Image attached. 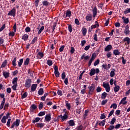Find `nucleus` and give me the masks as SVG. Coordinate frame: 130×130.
<instances>
[{
    "label": "nucleus",
    "instance_id": "nucleus-1",
    "mask_svg": "<svg viewBox=\"0 0 130 130\" xmlns=\"http://www.w3.org/2000/svg\"><path fill=\"white\" fill-rule=\"evenodd\" d=\"M103 87L105 88L106 92L107 93H109V92L110 91V85H109V83L108 82L105 83L103 82Z\"/></svg>",
    "mask_w": 130,
    "mask_h": 130
},
{
    "label": "nucleus",
    "instance_id": "nucleus-2",
    "mask_svg": "<svg viewBox=\"0 0 130 130\" xmlns=\"http://www.w3.org/2000/svg\"><path fill=\"white\" fill-rule=\"evenodd\" d=\"M31 83H32V80L31 79H26L24 85L25 87L29 89L31 87Z\"/></svg>",
    "mask_w": 130,
    "mask_h": 130
},
{
    "label": "nucleus",
    "instance_id": "nucleus-3",
    "mask_svg": "<svg viewBox=\"0 0 130 130\" xmlns=\"http://www.w3.org/2000/svg\"><path fill=\"white\" fill-rule=\"evenodd\" d=\"M19 125H20V119H17L15 122L12 123V125H11V128H14L15 126H16V127H18V126H19Z\"/></svg>",
    "mask_w": 130,
    "mask_h": 130
},
{
    "label": "nucleus",
    "instance_id": "nucleus-4",
    "mask_svg": "<svg viewBox=\"0 0 130 130\" xmlns=\"http://www.w3.org/2000/svg\"><path fill=\"white\" fill-rule=\"evenodd\" d=\"M96 53H93L91 55V58L88 62V67H90V66H91V64H92V62H93V61H94V59H95L96 58Z\"/></svg>",
    "mask_w": 130,
    "mask_h": 130
},
{
    "label": "nucleus",
    "instance_id": "nucleus-5",
    "mask_svg": "<svg viewBox=\"0 0 130 130\" xmlns=\"http://www.w3.org/2000/svg\"><path fill=\"white\" fill-rule=\"evenodd\" d=\"M96 88V86L94 84H91L90 86L88 87L89 91V94H90V95H92L93 93V92H94V90H95Z\"/></svg>",
    "mask_w": 130,
    "mask_h": 130
},
{
    "label": "nucleus",
    "instance_id": "nucleus-6",
    "mask_svg": "<svg viewBox=\"0 0 130 130\" xmlns=\"http://www.w3.org/2000/svg\"><path fill=\"white\" fill-rule=\"evenodd\" d=\"M54 74L56 78L59 77V72H58V67L57 66H55L54 68Z\"/></svg>",
    "mask_w": 130,
    "mask_h": 130
},
{
    "label": "nucleus",
    "instance_id": "nucleus-7",
    "mask_svg": "<svg viewBox=\"0 0 130 130\" xmlns=\"http://www.w3.org/2000/svg\"><path fill=\"white\" fill-rule=\"evenodd\" d=\"M72 15V12H71V11L70 10H68L66 12V13H64L63 15V18H70V17H71V15Z\"/></svg>",
    "mask_w": 130,
    "mask_h": 130
},
{
    "label": "nucleus",
    "instance_id": "nucleus-8",
    "mask_svg": "<svg viewBox=\"0 0 130 130\" xmlns=\"http://www.w3.org/2000/svg\"><path fill=\"white\" fill-rule=\"evenodd\" d=\"M8 16H13V17H15L16 16V9L15 8H13L12 9L8 14Z\"/></svg>",
    "mask_w": 130,
    "mask_h": 130
},
{
    "label": "nucleus",
    "instance_id": "nucleus-9",
    "mask_svg": "<svg viewBox=\"0 0 130 130\" xmlns=\"http://www.w3.org/2000/svg\"><path fill=\"white\" fill-rule=\"evenodd\" d=\"M102 67L103 68V69H104V70H106V71H108V70H109V69H110V68H111V64H103L102 66Z\"/></svg>",
    "mask_w": 130,
    "mask_h": 130
},
{
    "label": "nucleus",
    "instance_id": "nucleus-10",
    "mask_svg": "<svg viewBox=\"0 0 130 130\" xmlns=\"http://www.w3.org/2000/svg\"><path fill=\"white\" fill-rule=\"evenodd\" d=\"M45 119L46 121H47L48 122H49V121H50V120H51V114H47L45 116Z\"/></svg>",
    "mask_w": 130,
    "mask_h": 130
},
{
    "label": "nucleus",
    "instance_id": "nucleus-11",
    "mask_svg": "<svg viewBox=\"0 0 130 130\" xmlns=\"http://www.w3.org/2000/svg\"><path fill=\"white\" fill-rule=\"evenodd\" d=\"M125 100H126V96H125L123 98L119 103V105L123 104V105H125L127 103V102H126Z\"/></svg>",
    "mask_w": 130,
    "mask_h": 130
},
{
    "label": "nucleus",
    "instance_id": "nucleus-12",
    "mask_svg": "<svg viewBox=\"0 0 130 130\" xmlns=\"http://www.w3.org/2000/svg\"><path fill=\"white\" fill-rule=\"evenodd\" d=\"M112 49V46L111 45H108L105 48V51H110Z\"/></svg>",
    "mask_w": 130,
    "mask_h": 130
},
{
    "label": "nucleus",
    "instance_id": "nucleus-13",
    "mask_svg": "<svg viewBox=\"0 0 130 130\" xmlns=\"http://www.w3.org/2000/svg\"><path fill=\"white\" fill-rule=\"evenodd\" d=\"M5 102H6V98H4L1 102V104L0 106L1 110H2V109H3V108H4V107L5 106Z\"/></svg>",
    "mask_w": 130,
    "mask_h": 130
},
{
    "label": "nucleus",
    "instance_id": "nucleus-14",
    "mask_svg": "<svg viewBox=\"0 0 130 130\" xmlns=\"http://www.w3.org/2000/svg\"><path fill=\"white\" fill-rule=\"evenodd\" d=\"M92 16L91 14H88L86 17V21L90 22V21H92Z\"/></svg>",
    "mask_w": 130,
    "mask_h": 130
},
{
    "label": "nucleus",
    "instance_id": "nucleus-15",
    "mask_svg": "<svg viewBox=\"0 0 130 130\" xmlns=\"http://www.w3.org/2000/svg\"><path fill=\"white\" fill-rule=\"evenodd\" d=\"M92 14L93 18H95V17H96V15H97V8L94 7L92 9Z\"/></svg>",
    "mask_w": 130,
    "mask_h": 130
},
{
    "label": "nucleus",
    "instance_id": "nucleus-16",
    "mask_svg": "<svg viewBox=\"0 0 130 130\" xmlns=\"http://www.w3.org/2000/svg\"><path fill=\"white\" fill-rule=\"evenodd\" d=\"M37 88V84H34L31 85V92H34V91H35V90H36Z\"/></svg>",
    "mask_w": 130,
    "mask_h": 130
},
{
    "label": "nucleus",
    "instance_id": "nucleus-17",
    "mask_svg": "<svg viewBox=\"0 0 130 130\" xmlns=\"http://www.w3.org/2000/svg\"><path fill=\"white\" fill-rule=\"evenodd\" d=\"M3 76L5 79H7V78H9V77H10V73L3 71Z\"/></svg>",
    "mask_w": 130,
    "mask_h": 130
},
{
    "label": "nucleus",
    "instance_id": "nucleus-18",
    "mask_svg": "<svg viewBox=\"0 0 130 130\" xmlns=\"http://www.w3.org/2000/svg\"><path fill=\"white\" fill-rule=\"evenodd\" d=\"M43 56H44L43 53L40 52L38 53L37 57L39 59H41V58H42L43 57Z\"/></svg>",
    "mask_w": 130,
    "mask_h": 130
},
{
    "label": "nucleus",
    "instance_id": "nucleus-19",
    "mask_svg": "<svg viewBox=\"0 0 130 130\" xmlns=\"http://www.w3.org/2000/svg\"><path fill=\"white\" fill-rule=\"evenodd\" d=\"M123 41L124 42H127V44H128V45H129L130 44V38L128 37H125L123 39Z\"/></svg>",
    "mask_w": 130,
    "mask_h": 130
},
{
    "label": "nucleus",
    "instance_id": "nucleus-20",
    "mask_svg": "<svg viewBox=\"0 0 130 130\" xmlns=\"http://www.w3.org/2000/svg\"><path fill=\"white\" fill-rule=\"evenodd\" d=\"M110 76L111 78H113L114 76H115V69H113L111 71Z\"/></svg>",
    "mask_w": 130,
    "mask_h": 130
},
{
    "label": "nucleus",
    "instance_id": "nucleus-21",
    "mask_svg": "<svg viewBox=\"0 0 130 130\" xmlns=\"http://www.w3.org/2000/svg\"><path fill=\"white\" fill-rule=\"evenodd\" d=\"M87 89V85H83V89L81 90V94H85L86 93V89Z\"/></svg>",
    "mask_w": 130,
    "mask_h": 130
},
{
    "label": "nucleus",
    "instance_id": "nucleus-22",
    "mask_svg": "<svg viewBox=\"0 0 130 130\" xmlns=\"http://www.w3.org/2000/svg\"><path fill=\"white\" fill-rule=\"evenodd\" d=\"M7 119H8V117H6V116H4L1 119V122H2V123H6V122H7Z\"/></svg>",
    "mask_w": 130,
    "mask_h": 130
},
{
    "label": "nucleus",
    "instance_id": "nucleus-23",
    "mask_svg": "<svg viewBox=\"0 0 130 130\" xmlns=\"http://www.w3.org/2000/svg\"><path fill=\"white\" fill-rule=\"evenodd\" d=\"M24 61V59L21 58L19 59L18 61V67L19 68H21L22 67V64H23V62Z\"/></svg>",
    "mask_w": 130,
    "mask_h": 130
},
{
    "label": "nucleus",
    "instance_id": "nucleus-24",
    "mask_svg": "<svg viewBox=\"0 0 130 130\" xmlns=\"http://www.w3.org/2000/svg\"><path fill=\"white\" fill-rule=\"evenodd\" d=\"M91 27L93 29H95V28H98V27H99V23L97 21H95L94 24L92 25Z\"/></svg>",
    "mask_w": 130,
    "mask_h": 130
},
{
    "label": "nucleus",
    "instance_id": "nucleus-25",
    "mask_svg": "<svg viewBox=\"0 0 130 130\" xmlns=\"http://www.w3.org/2000/svg\"><path fill=\"white\" fill-rule=\"evenodd\" d=\"M68 123L70 126H74V125H75V121L74 120H70L69 121Z\"/></svg>",
    "mask_w": 130,
    "mask_h": 130
},
{
    "label": "nucleus",
    "instance_id": "nucleus-26",
    "mask_svg": "<svg viewBox=\"0 0 130 130\" xmlns=\"http://www.w3.org/2000/svg\"><path fill=\"white\" fill-rule=\"evenodd\" d=\"M129 28L128 25H126L125 27L124 33H125L126 35H127V34L129 33V30H128Z\"/></svg>",
    "mask_w": 130,
    "mask_h": 130
},
{
    "label": "nucleus",
    "instance_id": "nucleus-27",
    "mask_svg": "<svg viewBox=\"0 0 130 130\" xmlns=\"http://www.w3.org/2000/svg\"><path fill=\"white\" fill-rule=\"evenodd\" d=\"M119 89H120V87L118 85H117L114 88V91L115 93H117V92L119 91Z\"/></svg>",
    "mask_w": 130,
    "mask_h": 130
},
{
    "label": "nucleus",
    "instance_id": "nucleus-28",
    "mask_svg": "<svg viewBox=\"0 0 130 130\" xmlns=\"http://www.w3.org/2000/svg\"><path fill=\"white\" fill-rule=\"evenodd\" d=\"M30 62V58H27L24 61V66H28Z\"/></svg>",
    "mask_w": 130,
    "mask_h": 130
},
{
    "label": "nucleus",
    "instance_id": "nucleus-29",
    "mask_svg": "<svg viewBox=\"0 0 130 130\" xmlns=\"http://www.w3.org/2000/svg\"><path fill=\"white\" fill-rule=\"evenodd\" d=\"M82 33L83 36H86V34H87V28H82Z\"/></svg>",
    "mask_w": 130,
    "mask_h": 130
},
{
    "label": "nucleus",
    "instance_id": "nucleus-30",
    "mask_svg": "<svg viewBox=\"0 0 130 130\" xmlns=\"http://www.w3.org/2000/svg\"><path fill=\"white\" fill-rule=\"evenodd\" d=\"M89 58L90 57L88 55L85 56V55H82L81 57V59H85V60H87L89 59Z\"/></svg>",
    "mask_w": 130,
    "mask_h": 130
},
{
    "label": "nucleus",
    "instance_id": "nucleus-31",
    "mask_svg": "<svg viewBox=\"0 0 130 130\" xmlns=\"http://www.w3.org/2000/svg\"><path fill=\"white\" fill-rule=\"evenodd\" d=\"M60 116L62 119V121H64V120L68 118V115H66V114L63 116L61 115Z\"/></svg>",
    "mask_w": 130,
    "mask_h": 130
},
{
    "label": "nucleus",
    "instance_id": "nucleus-32",
    "mask_svg": "<svg viewBox=\"0 0 130 130\" xmlns=\"http://www.w3.org/2000/svg\"><path fill=\"white\" fill-rule=\"evenodd\" d=\"M90 76H94L95 75V69H91L89 73Z\"/></svg>",
    "mask_w": 130,
    "mask_h": 130
},
{
    "label": "nucleus",
    "instance_id": "nucleus-33",
    "mask_svg": "<svg viewBox=\"0 0 130 130\" xmlns=\"http://www.w3.org/2000/svg\"><path fill=\"white\" fill-rule=\"evenodd\" d=\"M105 122H106V119L102 121L101 122L99 123V124L100 126H104V125H105Z\"/></svg>",
    "mask_w": 130,
    "mask_h": 130
},
{
    "label": "nucleus",
    "instance_id": "nucleus-34",
    "mask_svg": "<svg viewBox=\"0 0 130 130\" xmlns=\"http://www.w3.org/2000/svg\"><path fill=\"white\" fill-rule=\"evenodd\" d=\"M29 38V36H28V35L27 34H25L22 36V39L23 40H24V41H26V40H27V39H28V38Z\"/></svg>",
    "mask_w": 130,
    "mask_h": 130
},
{
    "label": "nucleus",
    "instance_id": "nucleus-35",
    "mask_svg": "<svg viewBox=\"0 0 130 130\" xmlns=\"http://www.w3.org/2000/svg\"><path fill=\"white\" fill-rule=\"evenodd\" d=\"M44 91H43V88H40L38 91V94L39 95H43Z\"/></svg>",
    "mask_w": 130,
    "mask_h": 130
},
{
    "label": "nucleus",
    "instance_id": "nucleus-36",
    "mask_svg": "<svg viewBox=\"0 0 130 130\" xmlns=\"http://www.w3.org/2000/svg\"><path fill=\"white\" fill-rule=\"evenodd\" d=\"M122 19L123 20L124 24H128V22H129L128 18H124V17H123Z\"/></svg>",
    "mask_w": 130,
    "mask_h": 130
},
{
    "label": "nucleus",
    "instance_id": "nucleus-37",
    "mask_svg": "<svg viewBox=\"0 0 130 130\" xmlns=\"http://www.w3.org/2000/svg\"><path fill=\"white\" fill-rule=\"evenodd\" d=\"M115 121H116V118H115V117H114L112 119L110 122V124H111L112 125L114 124V123H115Z\"/></svg>",
    "mask_w": 130,
    "mask_h": 130
},
{
    "label": "nucleus",
    "instance_id": "nucleus-38",
    "mask_svg": "<svg viewBox=\"0 0 130 130\" xmlns=\"http://www.w3.org/2000/svg\"><path fill=\"white\" fill-rule=\"evenodd\" d=\"M113 53L115 55H119L120 52H119V51L118 50H114L113 51Z\"/></svg>",
    "mask_w": 130,
    "mask_h": 130
},
{
    "label": "nucleus",
    "instance_id": "nucleus-39",
    "mask_svg": "<svg viewBox=\"0 0 130 130\" xmlns=\"http://www.w3.org/2000/svg\"><path fill=\"white\" fill-rule=\"evenodd\" d=\"M36 108H37V106H36L35 105H32L30 107V110H31V111H34Z\"/></svg>",
    "mask_w": 130,
    "mask_h": 130
},
{
    "label": "nucleus",
    "instance_id": "nucleus-40",
    "mask_svg": "<svg viewBox=\"0 0 130 130\" xmlns=\"http://www.w3.org/2000/svg\"><path fill=\"white\" fill-rule=\"evenodd\" d=\"M16 60H17V58L15 57L12 61V66H13V67H16V66H17V64L16 63Z\"/></svg>",
    "mask_w": 130,
    "mask_h": 130
},
{
    "label": "nucleus",
    "instance_id": "nucleus-41",
    "mask_svg": "<svg viewBox=\"0 0 130 130\" xmlns=\"http://www.w3.org/2000/svg\"><path fill=\"white\" fill-rule=\"evenodd\" d=\"M75 103H76V106H78V105H79V104H80V98H76V99L75 100Z\"/></svg>",
    "mask_w": 130,
    "mask_h": 130
},
{
    "label": "nucleus",
    "instance_id": "nucleus-42",
    "mask_svg": "<svg viewBox=\"0 0 130 130\" xmlns=\"http://www.w3.org/2000/svg\"><path fill=\"white\" fill-rule=\"evenodd\" d=\"M106 95H107V93L103 92L102 94V96H101L102 99H105L106 98Z\"/></svg>",
    "mask_w": 130,
    "mask_h": 130
},
{
    "label": "nucleus",
    "instance_id": "nucleus-43",
    "mask_svg": "<svg viewBox=\"0 0 130 130\" xmlns=\"http://www.w3.org/2000/svg\"><path fill=\"white\" fill-rule=\"evenodd\" d=\"M17 82H18V78H17V77L14 78L13 79L12 84H17Z\"/></svg>",
    "mask_w": 130,
    "mask_h": 130
},
{
    "label": "nucleus",
    "instance_id": "nucleus-44",
    "mask_svg": "<svg viewBox=\"0 0 130 130\" xmlns=\"http://www.w3.org/2000/svg\"><path fill=\"white\" fill-rule=\"evenodd\" d=\"M100 63V60L99 59H98L96 61L94 62V67H96V66H98Z\"/></svg>",
    "mask_w": 130,
    "mask_h": 130
},
{
    "label": "nucleus",
    "instance_id": "nucleus-45",
    "mask_svg": "<svg viewBox=\"0 0 130 130\" xmlns=\"http://www.w3.org/2000/svg\"><path fill=\"white\" fill-rule=\"evenodd\" d=\"M41 118L39 117H37L35 120H32V123H35L36 122H38L40 120Z\"/></svg>",
    "mask_w": 130,
    "mask_h": 130
},
{
    "label": "nucleus",
    "instance_id": "nucleus-46",
    "mask_svg": "<svg viewBox=\"0 0 130 130\" xmlns=\"http://www.w3.org/2000/svg\"><path fill=\"white\" fill-rule=\"evenodd\" d=\"M76 129L77 130H84L83 129V125L82 124H80L79 125V126H78L76 128Z\"/></svg>",
    "mask_w": 130,
    "mask_h": 130
},
{
    "label": "nucleus",
    "instance_id": "nucleus-47",
    "mask_svg": "<svg viewBox=\"0 0 130 130\" xmlns=\"http://www.w3.org/2000/svg\"><path fill=\"white\" fill-rule=\"evenodd\" d=\"M45 125V124L43 123H39L37 124V126H39V127L42 128L43 126Z\"/></svg>",
    "mask_w": 130,
    "mask_h": 130
},
{
    "label": "nucleus",
    "instance_id": "nucleus-48",
    "mask_svg": "<svg viewBox=\"0 0 130 130\" xmlns=\"http://www.w3.org/2000/svg\"><path fill=\"white\" fill-rule=\"evenodd\" d=\"M113 108V109H116V108H117V105H116V104H113L111 106H110V108Z\"/></svg>",
    "mask_w": 130,
    "mask_h": 130
},
{
    "label": "nucleus",
    "instance_id": "nucleus-49",
    "mask_svg": "<svg viewBox=\"0 0 130 130\" xmlns=\"http://www.w3.org/2000/svg\"><path fill=\"white\" fill-rule=\"evenodd\" d=\"M47 64L49 66V67H51L52 66V60H48L47 61Z\"/></svg>",
    "mask_w": 130,
    "mask_h": 130
},
{
    "label": "nucleus",
    "instance_id": "nucleus-50",
    "mask_svg": "<svg viewBox=\"0 0 130 130\" xmlns=\"http://www.w3.org/2000/svg\"><path fill=\"white\" fill-rule=\"evenodd\" d=\"M18 86V84H13V86H12V89L14 90V91H16L17 90V86Z\"/></svg>",
    "mask_w": 130,
    "mask_h": 130
},
{
    "label": "nucleus",
    "instance_id": "nucleus-51",
    "mask_svg": "<svg viewBox=\"0 0 130 130\" xmlns=\"http://www.w3.org/2000/svg\"><path fill=\"white\" fill-rule=\"evenodd\" d=\"M43 30H44V26H42L38 31V35H39V34H41V32H42Z\"/></svg>",
    "mask_w": 130,
    "mask_h": 130
},
{
    "label": "nucleus",
    "instance_id": "nucleus-52",
    "mask_svg": "<svg viewBox=\"0 0 130 130\" xmlns=\"http://www.w3.org/2000/svg\"><path fill=\"white\" fill-rule=\"evenodd\" d=\"M7 66V60H5L4 62L2 63V64L1 67V68H5V67Z\"/></svg>",
    "mask_w": 130,
    "mask_h": 130
},
{
    "label": "nucleus",
    "instance_id": "nucleus-53",
    "mask_svg": "<svg viewBox=\"0 0 130 130\" xmlns=\"http://www.w3.org/2000/svg\"><path fill=\"white\" fill-rule=\"evenodd\" d=\"M66 107H67L68 110L71 109V104H69L68 102H66Z\"/></svg>",
    "mask_w": 130,
    "mask_h": 130
},
{
    "label": "nucleus",
    "instance_id": "nucleus-54",
    "mask_svg": "<svg viewBox=\"0 0 130 130\" xmlns=\"http://www.w3.org/2000/svg\"><path fill=\"white\" fill-rule=\"evenodd\" d=\"M36 41H37V37H36L33 39L30 43V44H33L35 42H36Z\"/></svg>",
    "mask_w": 130,
    "mask_h": 130
},
{
    "label": "nucleus",
    "instance_id": "nucleus-55",
    "mask_svg": "<svg viewBox=\"0 0 130 130\" xmlns=\"http://www.w3.org/2000/svg\"><path fill=\"white\" fill-rule=\"evenodd\" d=\"M42 4H43V6H48V5H49V3H48V2H47V1H43L42 2Z\"/></svg>",
    "mask_w": 130,
    "mask_h": 130
},
{
    "label": "nucleus",
    "instance_id": "nucleus-56",
    "mask_svg": "<svg viewBox=\"0 0 130 130\" xmlns=\"http://www.w3.org/2000/svg\"><path fill=\"white\" fill-rule=\"evenodd\" d=\"M11 119L10 118L8 119L7 122V126L8 127H10V124H11Z\"/></svg>",
    "mask_w": 130,
    "mask_h": 130
},
{
    "label": "nucleus",
    "instance_id": "nucleus-57",
    "mask_svg": "<svg viewBox=\"0 0 130 130\" xmlns=\"http://www.w3.org/2000/svg\"><path fill=\"white\" fill-rule=\"evenodd\" d=\"M128 13H130V8L128 9H126L124 11V15H126L127 14H128Z\"/></svg>",
    "mask_w": 130,
    "mask_h": 130
},
{
    "label": "nucleus",
    "instance_id": "nucleus-58",
    "mask_svg": "<svg viewBox=\"0 0 130 130\" xmlns=\"http://www.w3.org/2000/svg\"><path fill=\"white\" fill-rule=\"evenodd\" d=\"M45 114V112L43 111V112H40L39 114H38V116H43V115H44Z\"/></svg>",
    "mask_w": 130,
    "mask_h": 130
},
{
    "label": "nucleus",
    "instance_id": "nucleus-59",
    "mask_svg": "<svg viewBox=\"0 0 130 130\" xmlns=\"http://www.w3.org/2000/svg\"><path fill=\"white\" fill-rule=\"evenodd\" d=\"M101 91H102V88L100 86H98L96 88V92H101Z\"/></svg>",
    "mask_w": 130,
    "mask_h": 130
},
{
    "label": "nucleus",
    "instance_id": "nucleus-60",
    "mask_svg": "<svg viewBox=\"0 0 130 130\" xmlns=\"http://www.w3.org/2000/svg\"><path fill=\"white\" fill-rule=\"evenodd\" d=\"M61 79L64 80L66 79V73L63 72L61 74Z\"/></svg>",
    "mask_w": 130,
    "mask_h": 130
},
{
    "label": "nucleus",
    "instance_id": "nucleus-61",
    "mask_svg": "<svg viewBox=\"0 0 130 130\" xmlns=\"http://www.w3.org/2000/svg\"><path fill=\"white\" fill-rule=\"evenodd\" d=\"M27 96H28V93H27V92H24L22 95V99H24V98H26Z\"/></svg>",
    "mask_w": 130,
    "mask_h": 130
},
{
    "label": "nucleus",
    "instance_id": "nucleus-62",
    "mask_svg": "<svg viewBox=\"0 0 130 130\" xmlns=\"http://www.w3.org/2000/svg\"><path fill=\"white\" fill-rule=\"evenodd\" d=\"M85 71H82V72L80 74L79 77V80H81L82 78L83 77V74L85 73Z\"/></svg>",
    "mask_w": 130,
    "mask_h": 130
},
{
    "label": "nucleus",
    "instance_id": "nucleus-63",
    "mask_svg": "<svg viewBox=\"0 0 130 130\" xmlns=\"http://www.w3.org/2000/svg\"><path fill=\"white\" fill-rule=\"evenodd\" d=\"M114 113V110H113L110 111V113L109 114L108 117H110L111 115H112Z\"/></svg>",
    "mask_w": 130,
    "mask_h": 130
},
{
    "label": "nucleus",
    "instance_id": "nucleus-64",
    "mask_svg": "<svg viewBox=\"0 0 130 130\" xmlns=\"http://www.w3.org/2000/svg\"><path fill=\"white\" fill-rule=\"evenodd\" d=\"M114 129V125H110L108 128V130H112Z\"/></svg>",
    "mask_w": 130,
    "mask_h": 130
}]
</instances>
